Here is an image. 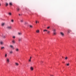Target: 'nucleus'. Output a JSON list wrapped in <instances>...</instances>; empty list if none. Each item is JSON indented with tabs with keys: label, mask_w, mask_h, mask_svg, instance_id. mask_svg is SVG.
I'll return each mask as SVG.
<instances>
[{
	"label": "nucleus",
	"mask_w": 76,
	"mask_h": 76,
	"mask_svg": "<svg viewBox=\"0 0 76 76\" xmlns=\"http://www.w3.org/2000/svg\"><path fill=\"white\" fill-rule=\"evenodd\" d=\"M12 42L13 43V44H15V40H13L12 41Z\"/></svg>",
	"instance_id": "f3484780"
},
{
	"label": "nucleus",
	"mask_w": 76,
	"mask_h": 76,
	"mask_svg": "<svg viewBox=\"0 0 76 76\" xmlns=\"http://www.w3.org/2000/svg\"><path fill=\"white\" fill-rule=\"evenodd\" d=\"M43 63V61H41V64H42V63Z\"/></svg>",
	"instance_id": "c9c22d12"
},
{
	"label": "nucleus",
	"mask_w": 76,
	"mask_h": 76,
	"mask_svg": "<svg viewBox=\"0 0 76 76\" xmlns=\"http://www.w3.org/2000/svg\"><path fill=\"white\" fill-rule=\"evenodd\" d=\"M60 34H61V35L62 36V37H63L64 36V34L62 32H61Z\"/></svg>",
	"instance_id": "20e7f679"
},
{
	"label": "nucleus",
	"mask_w": 76,
	"mask_h": 76,
	"mask_svg": "<svg viewBox=\"0 0 76 76\" xmlns=\"http://www.w3.org/2000/svg\"><path fill=\"white\" fill-rule=\"evenodd\" d=\"M5 25V23H1V26H4Z\"/></svg>",
	"instance_id": "423d86ee"
},
{
	"label": "nucleus",
	"mask_w": 76,
	"mask_h": 76,
	"mask_svg": "<svg viewBox=\"0 0 76 76\" xmlns=\"http://www.w3.org/2000/svg\"><path fill=\"white\" fill-rule=\"evenodd\" d=\"M22 38H19L18 39L19 42H20L22 41Z\"/></svg>",
	"instance_id": "0eeeda50"
},
{
	"label": "nucleus",
	"mask_w": 76,
	"mask_h": 76,
	"mask_svg": "<svg viewBox=\"0 0 76 76\" xmlns=\"http://www.w3.org/2000/svg\"><path fill=\"white\" fill-rule=\"evenodd\" d=\"M8 14L9 15H10V16H11V15H12V13L11 12H9Z\"/></svg>",
	"instance_id": "4468645a"
},
{
	"label": "nucleus",
	"mask_w": 76,
	"mask_h": 76,
	"mask_svg": "<svg viewBox=\"0 0 76 76\" xmlns=\"http://www.w3.org/2000/svg\"><path fill=\"white\" fill-rule=\"evenodd\" d=\"M50 28V26L48 27L47 29H48Z\"/></svg>",
	"instance_id": "2f4dec72"
},
{
	"label": "nucleus",
	"mask_w": 76,
	"mask_h": 76,
	"mask_svg": "<svg viewBox=\"0 0 76 76\" xmlns=\"http://www.w3.org/2000/svg\"><path fill=\"white\" fill-rule=\"evenodd\" d=\"M69 65H70V64L68 63V64H66V66H69Z\"/></svg>",
	"instance_id": "473e14b6"
},
{
	"label": "nucleus",
	"mask_w": 76,
	"mask_h": 76,
	"mask_svg": "<svg viewBox=\"0 0 76 76\" xmlns=\"http://www.w3.org/2000/svg\"><path fill=\"white\" fill-rule=\"evenodd\" d=\"M10 47H11V48H14L13 46V45H10Z\"/></svg>",
	"instance_id": "dca6fc26"
},
{
	"label": "nucleus",
	"mask_w": 76,
	"mask_h": 76,
	"mask_svg": "<svg viewBox=\"0 0 76 76\" xmlns=\"http://www.w3.org/2000/svg\"><path fill=\"white\" fill-rule=\"evenodd\" d=\"M13 53V51H12V50L10 51V54H12V53Z\"/></svg>",
	"instance_id": "412c9836"
},
{
	"label": "nucleus",
	"mask_w": 76,
	"mask_h": 76,
	"mask_svg": "<svg viewBox=\"0 0 76 76\" xmlns=\"http://www.w3.org/2000/svg\"><path fill=\"white\" fill-rule=\"evenodd\" d=\"M2 37L3 38H6V37L5 36H3V35H2Z\"/></svg>",
	"instance_id": "a211bd4d"
},
{
	"label": "nucleus",
	"mask_w": 76,
	"mask_h": 76,
	"mask_svg": "<svg viewBox=\"0 0 76 76\" xmlns=\"http://www.w3.org/2000/svg\"><path fill=\"white\" fill-rule=\"evenodd\" d=\"M20 22H23V20H21Z\"/></svg>",
	"instance_id": "c756f323"
},
{
	"label": "nucleus",
	"mask_w": 76,
	"mask_h": 76,
	"mask_svg": "<svg viewBox=\"0 0 76 76\" xmlns=\"http://www.w3.org/2000/svg\"><path fill=\"white\" fill-rule=\"evenodd\" d=\"M38 23H39V21L37 22Z\"/></svg>",
	"instance_id": "58836bf2"
},
{
	"label": "nucleus",
	"mask_w": 76,
	"mask_h": 76,
	"mask_svg": "<svg viewBox=\"0 0 76 76\" xmlns=\"http://www.w3.org/2000/svg\"><path fill=\"white\" fill-rule=\"evenodd\" d=\"M19 16H20V15H20V14H19Z\"/></svg>",
	"instance_id": "e433bc0d"
},
{
	"label": "nucleus",
	"mask_w": 76,
	"mask_h": 76,
	"mask_svg": "<svg viewBox=\"0 0 76 76\" xmlns=\"http://www.w3.org/2000/svg\"><path fill=\"white\" fill-rule=\"evenodd\" d=\"M30 28H33V26H32L30 25Z\"/></svg>",
	"instance_id": "5701e85b"
},
{
	"label": "nucleus",
	"mask_w": 76,
	"mask_h": 76,
	"mask_svg": "<svg viewBox=\"0 0 76 76\" xmlns=\"http://www.w3.org/2000/svg\"><path fill=\"white\" fill-rule=\"evenodd\" d=\"M6 61H7V62L8 63H9V58H7V60H6Z\"/></svg>",
	"instance_id": "6e6552de"
},
{
	"label": "nucleus",
	"mask_w": 76,
	"mask_h": 76,
	"mask_svg": "<svg viewBox=\"0 0 76 76\" xmlns=\"http://www.w3.org/2000/svg\"><path fill=\"white\" fill-rule=\"evenodd\" d=\"M7 54H6L5 55V57H7Z\"/></svg>",
	"instance_id": "b1692460"
},
{
	"label": "nucleus",
	"mask_w": 76,
	"mask_h": 76,
	"mask_svg": "<svg viewBox=\"0 0 76 76\" xmlns=\"http://www.w3.org/2000/svg\"><path fill=\"white\" fill-rule=\"evenodd\" d=\"M30 69L31 71H33L34 70V67L32 66H31L30 68Z\"/></svg>",
	"instance_id": "39448f33"
},
{
	"label": "nucleus",
	"mask_w": 76,
	"mask_h": 76,
	"mask_svg": "<svg viewBox=\"0 0 76 76\" xmlns=\"http://www.w3.org/2000/svg\"><path fill=\"white\" fill-rule=\"evenodd\" d=\"M50 76H53V75H51Z\"/></svg>",
	"instance_id": "ea45409f"
},
{
	"label": "nucleus",
	"mask_w": 76,
	"mask_h": 76,
	"mask_svg": "<svg viewBox=\"0 0 76 76\" xmlns=\"http://www.w3.org/2000/svg\"><path fill=\"white\" fill-rule=\"evenodd\" d=\"M5 5L6 6H8V3H6Z\"/></svg>",
	"instance_id": "bb28decb"
},
{
	"label": "nucleus",
	"mask_w": 76,
	"mask_h": 76,
	"mask_svg": "<svg viewBox=\"0 0 76 76\" xmlns=\"http://www.w3.org/2000/svg\"><path fill=\"white\" fill-rule=\"evenodd\" d=\"M56 30L55 29H54L53 30V34L54 35H56L57 33H56Z\"/></svg>",
	"instance_id": "7ed1b4c3"
},
{
	"label": "nucleus",
	"mask_w": 76,
	"mask_h": 76,
	"mask_svg": "<svg viewBox=\"0 0 76 76\" xmlns=\"http://www.w3.org/2000/svg\"><path fill=\"white\" fill-rule=\"evenodd\" d=\"M7 29H12V26H8L7 27Z\"/></svg>",
	"instance_id": "f03ea898"
},
{
	"label": "nucleus",
	"mask_w": 76,
	"mask_h": 76,
	"mask_svg": "<svg viewBox=\"0 0 76 76\" xmlns=\"http://www.w3.org/2000/svg\"><path fill=\"white\" fill-rule=\"evenodd\" d=\"M11 22H12V23H13L14 22V20H11Z\"/></svg>",
	"instance_id": "a878e982"
},
{
	"label": "nucleus",
	"mask_w": 76,
	"mask_h": 76,
	"mask_svg": "<svg viewBox=\"0 0 76 76\" xmlns=\"http://www.w3.org/2000/svg\"><path fill=\"white\" fill-rule=\"evenodd\" d=\"M17 11H18V12H19V11L20 10V9H19V8H17Z\"/></svg>",
	"instance_id": "ddd939ff"
},
{
	"label": "nucleus",
	"mask_w": 76,
	"mask_h": 76,
	"mask_svg": "<svg viewBox=\"0 0 76 76\" xmlns=\"http://www.w3.org/2000/svg\"><path fill=\"white\" fill-rule=\"evenodd\" d=\"M4 42H3L2 41H1L0 42V44L1 45H3V44Z\"/></svg>",
	"instance_id": "9b49d317"
},
{
	"label": "nucleus",
	"mask_w": 76,
	"mask_h": 76,
	"mask_svg": "<svg viewBox=\"0 0 76 76\" xmlns=\"http://www.w3.org/2000/svg\"><path fill=\"white\" fill-rule=\"evenodd\" d=\"M15 50L16 52H18V51H19V49L18 48H16L15 49Z\"/></svg>",
	"instance_id": "f257e3e1"
},
{
	"label": "nucleus",
	"mask_w": 76,
	"mask_h": 76,
	"mask_svg": "<svg viewBox=\"0 0 76 76\" xmlns=\"http://www.w3.org/2000/svg\"><path fill=\"white\" fill-rule=\"evenodd\" d=\"M15 37H16L15 36H13L12 37L13 38H14V39H15Z\"/></svg>",
	"instance_id": "7c9ffc66"
},
{
	"label": "nucleus",
	"mask_w": 76,
	"mask_h": 76,
	"mask_svg": "<svg viewBox=\"0 0 76 76\" xmlns=\"http://www.w3.org/2000/svg\"><path fill=\"white\" fill-rule=\"evenodd\" d=\"M28 23L27 22H25V25H27L28 24Z\"/></svg>",
	"instance_id": "cd10ccee"
},
{
	"label": "nucleus",
	"mask_w": 76,
	"mask_h": 76,
	"mask_svg": "<svg viewBox=\"0 0 76 76\" xmlns=\"http://www.w3.org/2000/svg\"><path fill=\"white\" fill-rule=\"evenodd\" d=\"M47 33L48 34H49L50 33V31H47Z\"/></svg>",
	"instance_id": "6ab92c4d"
},
{
	"label": "nucleus",
	"mask_w": 76,
	"mask_h": 76,
	"mask_svg": "<svg viewBox=\"0 0 76 76\" xmlns=\"http://www.w3.org/2000/svg\"><path fill=\"white\" fill-rule=\"evenodd\" d=\"M5 48L4 47H2L1 48V50H4V49Z\"/></svg>",
	"instance_id": "aec40b11"
},
{
	"label": "nucleus",
	"mask_w": 76,
	"mask_h": 76,
	"mask_svg": "<svg viewBox=\"0 0 76 76\" xmlns=\"http://www.w3.org/2000/svg\"><path fill=\"white\" fill-rule=\"evenodd\" d=\"M1 6V4L0 3V6Z\"/></svg>",
	"instance_id": "4c0bfd02"
},
{
	"label": "nucleus",
	"mask_w": 76,
	"mask_h": 76,
	"mask_svg": "<svg viewBox=\"0 0 76 76\" xmlns=\"http://www.w3.org/2000/svg\"><path fill=\"white\" fill-rule=\"evenodd\" d=\"M18 34L19 35H22V33H18Z\"/></svg>",
	"instance_id": "393cba45"
},
{
	"label": "nucleus",
	"mask_w": 76,
	"mask_h": 76,
	"mask_svg": "<svg viewBox=\"0 0 76 76\" xmlns=\"http://www.w3.org/2000/svg\"><path fill=\"white\" fill-rule=\"evenodd\" d=\"M48 31V30H43V32H45V31Z\"/></svg>",
	"instance_id": "c85d7f7f"
},
{
	"label": "nucleus",
	"mask_w": 76,
	"mask_h": 76,
	"mask_svg": "<svg viewBox=\"0 0 76 76\" xmlns=\"http://www.w3.org/2000/svg\"><path fill=\"white\" fill-rule=\"evenodd\" d=\"M38 22V21H36V23H37V22Z\"/></svg>",
	"instance_id": "f704fd0d"
},
{
	"label": "nucleus",
	"mask_w": 76,
	"mask_h": 76,
	"mask_svg": "<svg viewBox=\"0 0 76 76\" xmlns=\"http://www.w3.org/2000/svg\"><path fill=\"white\" fill-rule=\"evenodd\" d=\"M31 58H32V57L31 56L30 58V59L29 60V62H31Z\"/></svg>",
	"instance_id": "f8f14e48"
},
{
	"label": "nucleus",
	"mask_w": 76,
	"mask_h": 76,
	"mask_svg": "<svg viewBox=\"0 0 76 76\" xmlns=\"http://www.w3.org/2000/svg\"><path fill=\"white\" fill-rule=\"evenodd\" d=\"M68 33H70V32H72V31L70 30H68Z\"/></svg>",
	"instance_id": "9d476101"
},
{
	"label": "nucleus",
	"mask_w": 76,
	"mask_h": 76,
	"mask_svg": "<svg viewBox=\"0 0 76 76\" xmlns=\"http://www.w3.org/2000/svg\"><path fill=\"white\" fill-rule=\"evenodd\" d=\"M15 64L16 66H19V64L17 63H15Z\"/></svg>",
	"instance_id": "1a4fd4ad"
},
{
	"label": "nucleus",
	"mask_w": 76,
	"mask_h": 76,
	"mask_svg": "<svg viewBox=\"0 0 76 76\" xmlns=\"http://www.w3.org/2000/svg\"><path fill=\"white\" fill-rule=\"evenodd\" d=\"M36 32L37 33H39V30H37L36 31Z\"/></svg>",
	"instance_id": "2eb2a0df"
},
{
	"label": "nucleus",
	"mask_w": 76,
	"mask_h": 76,
	"mask_svg": "<svg viewBox=\"0 0 76 76\" xmlns=\"http://www.w3.org/2000/svg\"><path fill=\"white\" fill-rule=\"evenodd\" d=\"M65 60H67V57H66L65 58Z\"/></svg>",
	"instance_id": "72a5a7b5"
},
{
	"label": "nucleus",
	"mask_w": 76,
	"mask_h": 76,
	"mask_svg": "<svg viewBox=\"0 0 76 76\" xmlns=\"http://www.w3.org/2000/svg\"><path fill=\"white\" fill-rule=\"evenodd\" d=\"M9 4H10V6H12V2L10 3Z\"/></svg>",
	"instance_id": "4be33fe9"
}]
</instances>
